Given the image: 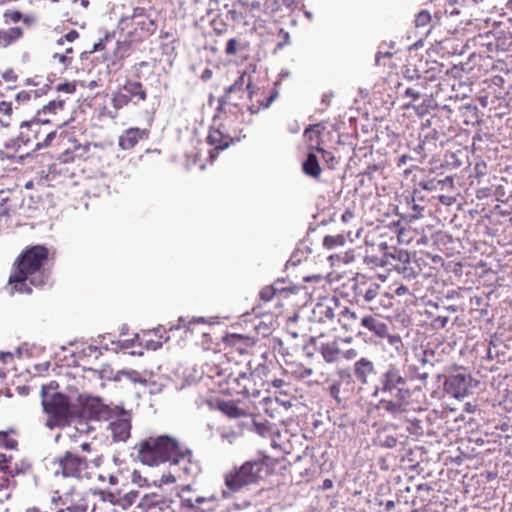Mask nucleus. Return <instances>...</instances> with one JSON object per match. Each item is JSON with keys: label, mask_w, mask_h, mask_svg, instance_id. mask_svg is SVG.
Returning a JSON list of instances; mask_svg holds the SVG:
<instances>
[{"label": "nucleus", "mask_w": 512, "mask_h": 512, "mask_svg": "<svg viewBox=\"0 0 512 512\" xmlns=\"http://www.w3.org/2000/svg\"><path fill=\"white\" fill-rule=\"evenodd\" d=\"M138 459L146 465L154 466L169 462L170 467L180 477H196L201 467L192 451L173 437L167 435L151 436L135 446Z\"/></svg>", "instance_id": "1"}, {"label": "nucleus", "mask_w": 512, "mask_h": 512, "mask_svg": "<svg viewBox=\"0 0 512 512\" xmlns=\"http://www.w3.org/2000/svg\"><path fill=\"white\" fill-rule=\"evenodd\" d=\"M48 250L42 245H35L27 249L18 259L17 268L9 277L11 293H31L28 285L42 287L49 281V273L42 269L47 260Z\"/></svg>", "instance_id": "2"}, {"label": "nucleus", "mask_w": 512, "mask_h": 512, "mask_svg": "<svg viewBox=\"0 0 512 512\" xmlns=\"http://www.w3.org/2000/svg\"><path fill=\"white\" fill-rule=\"evenodd\" d=\"M41 395L42 406L47 414L46 426L53 429L68 425L76 413L68 397L58 392H51L46 386L42 387Z\"/></svg>", "instance_id": "3"}, {"label": "nucleus", "mask_w": 512, "mask_h": 512, "mask_svg": "<svg viewBox=\"0 0 512 512\" xmlns=\"http://www.w3.org/2000/svg\"><path fill=\"white\" fill-rule=\"evenodd\" d=\"M51 123L48 118L35 117L29 121H23L20 124V132L13 141V146L18 149L31 146L34 142L33 151L48 147L56 136V131H43V126Z\"/></svg>", "instance_id": "4"}, {"label": "nucleus", "mask_w": 512, "mask_h": 512, "mask_svg": "<svg viewBox=\"0 0 512 512\" xmlns=\"http://www.w3.org/2000/svg\"><path fill=\"white\" fill-rule=\"evenodd\" d=\"M121 30L129 29L131 41H143L157 30L154 10L149 7H135L130 16H122L118 22Z\"/></svg>", "instance_id": "5"}, {"label": "nucleus", "mask_w": 512, "mask_h": 512, "mask_svg": "<svg viewBox=\"0 0 512 512\" xmlns=\"http://www.w3.org/2000/svg\"><path fill=\"white\" fill-rule=\"evenodd\" d=\"M407 378L402 374L400 368L395 365H389L379 378V385H376L371 393L373 398H377L380 393L408 400L411 397V391L406 387Z\"/></svg>", "instance_id": "6"}, {"label": "nucleus", "mask_w": 512, "mask_h": 512, "mask_svg": "<svg viewBox=\"0 0 512 512\" xmlns=\"http://www.w3.org/2000/svg\"><path fill=\"white\" fill-rule=\"evenodd\" d=\"M265 468L266 465L262 460L247 461L226 474L225 484L231 491H238L262 478Z\"/></svg>", "instance_id": "7"}, {"label": "nucleus", "mask_w": 512, "mask_h": 512, "mask_svg": "<svg viewBox=\"0 0 512 512\" xmlns=\"http://www.w3.org/2000/svg\"><path fill=\"white\" fill-rule=\"evenodd\" d=\"M108 429L111 432L113 441L125 442L130 437L131 432V413L122 407L117 410L107 420Z\"/></svg>", "instance_id": "8"}, {"label": "nucleus", "mask_w": 512, "mask_h": 512, "mask_svg": "<svg viewBox=\"0 0 512 512\" xmlns=\"http://www.w3.org/2000/svg\"><path fill=\"white\" fill-rule=\"evenodd\" d=\"M57 465L56 475L61 474L63 477L73 478H82L87 475L88 463L86 459L71 452H66L63 457H60L57 460Z\"/></svg>", "instance_id": "9"}, {"label": "nucleus", "mask_w": 512, "mask_h": 512, "mask_svg": "<svg viewBox=\"0 0 512 512\" xmlns=\"http://www.w3.org/2000/svg\"><path fill=\"white\" fill-rule=\"evenodd\" d=\"M340 303L335 297L320 299L312 309V319L319 323H332L337 318Z\"/></svg>", "instance_id": "10"}, {"label": "nucleus", "mask_w": 512, "mask_h": 512, "mask_svg": "<svg viewBox=\"0 0 512 512\" xmlns=\"http://www.w3.org/2000/svg\"><path fill=\"white\" fill-rule=\"evenodd\" d=\"M131 40L116 41L111 50L104 54L107 62L106 68L109 74L118 72L123 67V60L129 55Z\"/></svg>", "instance_id": "11"}, {"label": "nucleus", "mask_w": 512, "mask_h": 512, "mask_svg": "<svg viewBox=\"0 0 512 512\" xmlns=\"http://www.w3.org/2000/svg\"><path fill=\"white\" fill-rule=\"evenodd\" d=\"M470 378L463 374L449 376L444 382V390L456 399H462L469 393Z\"/></svg>", "instance_id": "12"}, {"label": "nucleus", "mask_w": 512, "mask_h": 512, "mask_svg": "<svg viewBox=\"0 0 512 512\" xmlns=\"http://www.w3.org/2000/svg\"><path fill=\"white\" fill-rule=\"evenodd\" d=\"M360 326L377 338L384 339L385 336H388V324L378 315L363 314Z\"/></svg>", "instance_id": "13"}, {"label": "nucleus", "mask_w": 512, "mask_h": 512, "mask_svg": "<svg viewBox=\"0 0 512 512\" xmlns=\"http://www.w3.org/2000/svg\"><path fill=\"white\" fill-rule=\"evenodd\" d=\"M117 407L106 405L98 398H89L85 403V409L89 415L98 421H107L117 410Z\"/></svg>", "instance_id": "14"}, {"label": "nucleus", "mask_w": 512, "mask_h": 512, "mask_svg": "<svg viewBox=\"0 0 512 512\" xmlns=\"http://www.w3.org/2000/svg\"><path fill=\"white\" fill-rule=\"evenodd\" d=\"M246 75V72H242L238 79L235 80V82L226 89L224 97L227 101L232 102L236 98L235 95L237 93L244 94V87L247 89L248 97L250 99L254 97L256 91L252 86L251 79L249 78L248 81L245 80ZM239 97L241 98L242 95H239Z\"/></svg>", "instance_id": "15"}, {"label": "nucleus", "mask_w": 512, "mask_h": 512, "mask_svg": "<svg viewBox=\"0 0 512 512\" xmlns=\"http://www.w3.org/2000/svg\"><path fill=\"white\" fill-rule=\"evenodd\" d=\"M246 75V72H242L238 79L235 80V82L226 89L224 97L227 101L232 102L236 98L235 95L237 93L244 94V87L247 89L248 97L250 99L254 97L256 91L252 86L251 79L249 78L248 81L245 80ZM239 97L241 98L242 95H239Z\"/></svg>", "instance_id": "16"}, {"label": "nucleus", "mask_w": 512, "mask_h": 512, "mask_svg": "<svg viewBox=\"0 0 512 512\" xmlns=\"http://www.w3.org/2000/svg\"><path fill=\"white\" fill-rule=\"evenodd\" d=\"M246 75V72H242L238 79L235 80V82L226 89L224 97L227 101L232 102L236 98L235 95L237 93L244 94V87L247 89L248 97L250 99L254 97L256 91L252 86L251 79L249 78L248 81L245 80ZM239 97L241 98L242 95H239Z\"/></svg>", "instance_id": "17"}, {"label": "nucleus", "mask_w": 512, "mask_h": 512, "mask_svg": "<svg viewBox=\"0 0 512 512\" xmlns=\"http://www.w3.org/2000/svg\"><path fill=\"white\" fill-rule=\"evenodd\" d=\"M149 132L146 129L129 128L125 130L118 140V145L122 150H130L134 148L139 141L147 139Z\"/></svg>", "instance_id": "18"}, {"label": "nucleus", "mask_w": 512, "mask_h": 512, "mask_svg": "<svg viewBox=\"0 0 512 512\" xmlns=\"http://www.w3.org/2000/svg\"><path fill=\"white\" fill-rule=\"evenodd\" d=\"M353 373L360 384L366 385L368 384L369 379L376 374L374 363L371 360L362 357L355 362Z\"/></svg>", "instance_id": "19"}, {"label": "nucleus", "mask_w": 512, "mask_h": 512, "mask_svg": "<svg viewBox=\"0 0 512 512\" xmlns=\"http://www.w3.org/2000/svg\"><path fill=\"white\" fill-rule=\"evenodd\" d=\"M360 319L361 316H359L356 311L340 305L337 321L341 324L343 329L351 332L357 330L359 327H361Z\"/></svg>", "instance_id": "20"}, {"label": "nucleus", "mask_w": 512, "mask_h": 512, "mask_svg": "<svg viewBox=\"0 0 512 512\" xmlns=\"http://www.w3.org/2000/svg\"><path fill=\"white\" fill-rule=\"evenodd\" d=\"M231 141L232 137L228 134H225L220 129H210L207 136V143L211 146H215L216 150L226 149Z\"/></svg>", "instance_id": "21"}, {"label": "nucleus", "mask_w": 512, "mask_h": 512, "mask_svg": "<svg viewBox=\"0 0 512 512\" xmlns=\"http://www.w3.org/2000/svg\"><path fill=\"white\" fill-rule=\"evenodd\" d=\"M217 408L227 417L232 419L242 418L247 412L232 400H223L217 403Z\"/></svg>", "instance_id": "22"}, {"label": "nucleus", "mask_w": 512, "mask_h": 512, "mask_svg": "<svg viewBox=\"0 0 512 512\" xmlns=\"http://www.w3.org/2000/svg\"><path fill=\"white\" fill-rule=\"evenodd\" d=\"M380 285L377 283H370L366 287H359L355 293L356 298L365 303L372 302L379 294Z\"/></svg>", "instance_id": "23"}, {"label": "nucleus", "mask_w": 512, "mask_h": 512, "mask_svg": "<svg viewBox=\"0 0 512 512\" xmlns=\"http://www.w3.org/2000/svg\"><path fill=\"white\" fill-rule=\"evenodd\" d=\"M162 503H163V498L161 495L156 494V493H151V494H146L141 498L140 502L137 505V508H139L142 512H149Z\"/></svg>", "instance_id": "24"}, {"label": "nucleus", "mask_w": 512, "mask_h": 512, "mask_svg": "<svg viewBox=\"0 0 512 512\" xmlns=\"http://www.w3.org/2000/svg\"><path fill=\"white\" fill-rule=\"evenodd\" d=\"M303 171L306 175L313 178H318L321 175L322 169L315 154H308L307 159L303 163Z\"/></svg>", "instance_id": "25"}, {"label": "nucleus", "mask_w": 512, "mask_h": 512, "mask_svg": "<svg viewBox=\"0 0 512 512\" xmlns=\"http://www.w3.org/2000/svg\"><path fill=\"white\" fill-rule=\"evenodd\" d=\"M23 36L20 27H11L7 30H0V46L6 47L19 40Z\"/></svg>", "instance_id": "26"}, {"label": "nucleus", "mask_w": 512, "mask_h": 512, "mask_svg": "<svg viewBox=\"0 0 512 512\" xmlns=\"http://www.w3.org/2000/svg\"><path fill=\"white\" fill-rule=\"evenodd\" d=\"M224 341L227 345L235 347L241 353L251 344L250 338L241 334H228L225 336Z\"/></svg>", "instance_id": "27"}, {"label": "nucleus", "mask_w": 512, "mask_h": 512, "mask_svg": "<svg viewBox=\"0 0 512 512\" xmlns=\"http://www.w3.org/2000/svg\"><path fill=\"white\" fill-rule=\"evenodd\" d=\"M408 400H400L398 398L393 399H380L379 405L382 409L385 411L392 413V414H398L401 413L404 410V405L407 403Z\"/></svg>", "instance_id": "28"}, {"label": "nucleus", "mask_w": 512, "mask_h": 512, "mask_svg": "<svg viewBox=\"0 0 512 512\" xmlns=\"http://www.w3.org/2000/svg\"><path fill=\"white\" fill-rule=\"evenodd\" d=\"M319 351L321 355L323 356L324 360L328 363L335 362L340 354V350L338 348L337 343L335 342H329L324 343L320 346Z\"/></svg>", "instance_id": "29"}, {"label": "nucleus", "mask_w": 512, "mask_h": 512, "mask_svg": "<svg viewBox=\"0 0 512 512\" xmlns=\"http://www.w3.org/2000/svg\"><path fill=\"white\" fill-rule=\"evenodd\" d=\"M122 90L126 94L130 95V99H132L133 97H138V99L142 101L146 99V93L142 89V85L140 82L127 81L126 84H124V86L122 87Z\"/></svg>", "instance_id": "30"}, {"label": "nucleus", "mask_w": 512, "mask_h": 512, "mask_svg": "<svg viewBox=\"0 0 512 512\" xmlns=\"http://www.w3.org/2000/svg\"><path fill=\"white\" fill-rule=\"evenodd\" d=\"M342 382L335 381L329 386V395L335 400L336 404L340 405L345 400H347L348 396L345 392L341 390Z\"/></svg>", "instance_id": "31"}, {"label": "nucleus", "mask_w": 512, "mask_h": 512, "mask_svg": "<svg viewBox=\"0 0 512 512\" xmlns=\"http://www.w3.org/2000/svg\"><path fill=\"white\" fill-rule=\"evenodd\" d=\"M214 323H215L214 318L206 319L204 317H194V318L190 319L189 321H186L184 318H179L178 325L175 326V328L178 329V328H181V327H186L189 330H192L193 326L196 325V324L212 325Z\"/></svg>", "instance_id": "32"}, {"label": "nucleus", "mask_w": 512, "mask_h": 512, "mask_svg": "<svg viewBox=\"0 0 512 512\" xmlns=\"http://www.w3.org/2000/svg\"><path fill=\"white\" fill-rule=\"evenodd\" d=\"M63 109V100H53L50 101L47 105L43 106V108L38 111L36 117H41V115L56 114L57 112L62 111Z\"/></svg>", "instance_id": "33"}, {"label": "nucleus", "mask_w": 512, "mask_h": 512, "mask_svg": "<svg viewBox=\"0 0 512 512\" xmlns=\"http://www.w3.org/2000/svg\"><path fill=\"white\" fill-rule=\"evenodd\" d=\"M323 128L319 124L310 125L304 131V136L308 142L316 143L319 146V139Z\"/></svg>", "instance_id": "34"}, {"label": "nucleus", "mask_w": 512, "mask_h": 512, "mask_svg": "<svg viewBox=\"0 0 512 512\" xmlns=\"http://www.w3.org/2000/svg\"><path fill=\"white\" fill-rule=\"evenodd\" d=\"M130 101V95L126 94L122 89L115 92L112 97V105L116 110L128 105Z\"/></svg>", "instance_id": "35"}, {"label": "nucleus", "mask_w": 512, "mask_h": 512, "mask_svg": "<svg viewBox=\"0 0 512 512\" xmlns=\"http://www.w3.org/2000/svg\"><path fill=\"white\" fill-rule=\"evenodd\" d=\"M345 237L341 234L338 235H328L323 239V245L327 249H334L336 247H341L345 244Z\"/></svg>", "instance_id": "36"}, {"label": "nucleus", "mask_w": 512, "mask_h": 512, "mask_svg": "<svg viewBox=\"0 0 512 512\" xmlns=\"http://www.w3.org/2000/svg\"><path fill=\"white\" fill-rule=\"evenodd\" d=\"M277 92H272L269 97H267L265 100H257L258 105L252 104L248 107V110L251 114H256L262 109L268 108L271 103L276 99Z\"/></svg>", "instance_id": "37"}, {"label": "nucleus", "mask_w": 512, "mask_h": 512, "mask_svg": "<svg viewBox=\"0 0 512 512\" xmlns=\"http://www.w3.org/2000/svg\"><path fill=\"white\" fill-rule=\"evenodd\" d=\"M140 340V337L138 334H135V336L131 339H125V340H111V344L115 347L113 348L115 351L118 350H127L129 348H132L135 346V343Z\"/></svg>", "instance_id": "38"}, {"label": "nucleus", "mask_w": 512, "mask_h": 512, "mask_svg": "<svg viewBox=\"0 0 512 512\" xmlns=\"http://www.w3.org/2000/svg\"><path fill=\"white\" fill-rule=\"evenodd\" d=\"M138 497L137 491H130L117 500V505L123 509L131 507Z\"/></svg>", "instance_id": "39"}, {"label": "nucleus", "mask_w": 512, "mask_h": 512, "mask_svg": "<svg viewBox=\"0 0 512 512\" xmlns=\"http://www.w3.org/2000/svg\"><path fill=\"white\" fill-rule=\"evenodd\" d=\"M114 35L106 33L97 43L94 44L91 52L107 50L108 46L113 43Z\"/></svg>", "instance_id": "40"}, {"label": "nucleus", "mask_w": 512, "mask_h": 512, "mask_svg": "<svg viewBox=\"0 0 512 512\" xmlns=\"http://www.w3.org/2000/svg\"><path fill=\"white\" fill-rule=\"evenodd\" d=\"M121 374L133 383L146 384L147 382L146 378L136 370H124Z\"/></svg>", "instance_id": "41"}, {"label": "nucleus", "mask_w": 512, "mask_h": 512, "mask_svg": "<svg viewBox=\"0 0 512 512\" xmlns=\"http://www.w3.org/2000/svg\"><path fill=\"white\" fill-rule=\"evenodd\" d=\"M17 446V441L9 437L5 431L0 432V448L14 449Z\"/></svg>", "instance_id": "42"}, {"label": "nucleus", "mask_w": 512, "mask_h": 512, "mask_svg": "<svg viewBox=\"0 0 512 512\" xmlns=\"http://www.w3.org/2000/svg\"><path fill=\"white\" fill-rule=\"evenodd\" d=\"M67 512H89V506L85 498L81 497L77 503L67 507Z\"/></svg>", "instance_id": "43"}, {"label": "nucleus", "mask_w": 512, "mask_h": 512, "mask_svg": "<svg viewBox=\"0 0 512 512\" xmlns=\"http://www.w3.org/2000/svg\"><path fill=\"white\" fill-rule=\"evenodd\" d=\"M277 292H280V290L275 285L266 286L260 291V298L266 302L270 301Z\"/></svg>", "instance_id": "44"}, {"label": "nucleus", "mask_w": 512, "mask_h": 512, "mask_svg": "<svg viewBox=\"0 0 512 512\" xmlns=\"http://www.w3.org/2000/svg\"><path fill=\"white\" fill-rule=\"evenodd\" d=\"M431 21V15L427 10L420 11L415 18V25L417 27H425Z\"/></svg>", "instance_id": "45"}, {"label": "nucleus", "mask_w": 512, "mask_h": 512, "mask_svg": "<svg viewBox=\"0 0 512 512\" xmlns=\"http://www.w3.org/2000/svg\"><path fill=\"white\" fill-rule=\"evenodd\" d=\"M384 339H387L390 346H392L397 352H400L403 348V342L399 335L390 334L388 332V336H385Z\"/></svg>", "instance_id": "46"}, {"label": "nucleus", "mask_w": 512, "mask_h": 512, "mask_svg": "<svg viewBox=\"0 0 512 512\" xmlns=\"http://www.w3.org/2000/svg\"><path fill=\"white\" fill-rule=\"evenodd\" d=\"M172 472L168 474H164L160 479V484H172L176 482V479H188L189 477L182 476L180 477L178 473L175 472V468L171 467Z\"/></svg>", "instance_id": "47"}, {"label": "nucleus", "mask_w": 512, "mask_h": 512, "mask_svg": "<svg viewBox=\"0 0 512 512\" xmlns=\"http://www.w3.org/2000/svg\"><path fill=\"white\" fill-rule=\"evenodd\" d=\"M30 468V465L27 462H22L20 465L16 464L14 468H11L8 471V475H4L5 477H8L11 481V478L15 477L16 475H19L21 473H24Z\"/></svg>", "instance_id": "48"}, {"label": "nucleus", "mask_w": 512, "mask_h": 512, "mask_svg": "<svg viewBox=\"0 0 512 512\" xmlns=\"http://www.w3.org/2000/svg\"><path fill=\"white\" fill-rule=\"evenodd\" d=\"M166 334L165 330L162 327H157L153 330H150L146 333H144V337H149L151 335L155 336L157 340L166 342L169 339V336L164 335Z\"/></svg>", "instance_id": "49"}, {"label": "nucleus", "mask_w": 512, "mask_h": 512, "mask_svg": "<svg viewBox=\"0 0 512 512\" xmlns=\"http://www.w3.org/2000/svg\"><path fill=\"white\" fill-rule=\"evenodd\" d=\"M142 342L145 343V347L147 349H150V350H157L159 349L162 344H163V341H160V340H154L153 338H147L146 337H142L141 338V342H140V345L142 344Z\"/></svg>", "instance_id": "50"}, {"label": "nucleus", "mask_w": 512, "mask_h": 512, "mask_svg": "<svg viewBox=\"0 0 512 512\" xmlns=\"http://www.w3.org/2000/svg\"><path fill=\"white\" fill-rule=\"evenodd\" d=\"M253 426L255 431L261 436H266L269 433L270 427L267 422H258L254 420Z\"/></svg>", "instance_id": "51"}, {"label": "nucleus", "mask_w": 512, "mask_h": 512, "mask_svg": "<svg viewBox=\"0 0 512 512\" xmlns=\"http://www.w3.org/2000/svg\"><path fill=\"white\" fill-rule=\"evenodd\" d=\"M239 42L235 38H231L228 40L225 48V53L229 56L235 55L238 51Z\"/></svg>", "instance_id": "52"}, {"label": "nucleus", "mask_w": 512, "mask_h": 512, "mask_svg": "<svg viewBox=\"0 0 512 512\" xmlns=\"http://www.w3.org/2000/svg\"><path fill=\"white\" fill-rule=\"evenodd\" d=\"M11 460V456L0 453V472H4L5 475H8V471L10 470L8 464L11 462Z\"/></svg>", "instance_id": "53"}, {"label": "nucleus", "mask_w": 512, "mask_h": 512, "mask_svg": "<svg viewBox=\"0 0 512 512\" xmlns=\"http://www.w3.org/2000/svg\"><path fill=\"white\" fill-rule=\"evenodd\" d=\"M54 59H57L65 68H67L72 63V57L67 54H59L55 53L53 55Z\"/></svg>", "instance_id": "54"}, {"label": "nucleus", "mask_w": 512, "mask_h": 512, "mask_svg": "<svg viewBox=\"0 0 512 512\" xmlns=\"http://www.w3.org/2000/svg\"><path fill=\"white\" fill-rule=\"evenodd\" d=\"M78 36H79V34H78V32L76 30H71L64 37H61L57 41V44L58 45H63L64 44V40H66L68 42H73L75 39L78 38Z\"/></svg>", "instance_id": "55"}, {"label": "nucleus", "mask_w": 512, "mask_h": 512, "mask_svg": "<svg viewBox=\"0 0 512 512\" xmlns=\"http://www.w3.org/2000/svg\"><path fill=\"white\" fill-rule=\"evenodd\" d=\"M57 90L68 94H72L75 92L76 86L74 83H62L57 86Z\"/></svg>", "instance_id": "56"}, {"label": "nucleus", "mask_w": 512, "mask_h": 512, "mask_svg": "<svg viewBox=\"0 0 512 512\" xmlns=\"http://www.w3.org/2000/svg\"><path fill=\"white\" fill-rule=\"evenodd\" d=\"M205 501H206V498H204V497H196L194 500L193 499H185L186 505L191 508H198Z\"/></svg>", "instance_id": "57"}, {"label": "nucleus", "mask_w": 512, "mask_h": 512, "mask_svg": "<svg viewBox=\"0 0 512 512\" xmlns=\"http://www.w3.org/2000/svg\"><path fill=\"white\" fill-rule=\"evenodd\" d=\"M404 96L409 97L415 101L420 98V92L415 88L408 87L404 92Z\"/></svg>", "instance_id": "58"}, {"label": "nucleus", "mask_w": 512, "mask_h": 512, "mask_svg": "<svg viewBox=\"0 0 512 512\" xmlns=\"http://www.w3.org/2000/svg\"><path fill=\"white\" fill-rule=\"evenodd\" d=\"M83 352L86 354V355H89V356H94L95 358H97L100 354L99 352V349L96 347V346H93V345H89L87 346Z\"/></svg>", "instance_id": "59"}, {"label": "nucleus", "mask_w": 512, "mask_h": 512, "mask_svg": "<svg viewBox=\"0 0 512 512\" xmlns=\"http://www.w3.org/2000/svg\"><path fill=\"white\" fill-rule=\"evenodd\" d=\"M11 112H12V104L10 102L1 101L0 102V113L9 115Z\"/></svg>", "instance_id": "60"}, {"label": "nucleus", "mask_w": 512, "mask_h": 512, "mask_svg": "<svg viewBox=\"0 0 512 512\" xmlns=\"http://www.w3.org/2000/svg\"><path fill=\"white\" fill-rule=\"evenodd\" d=\"M132 481L139 486H143L146 482V479H142L140 473L138 471H133L132 473Z\"/></svg>", "instance_id": "61"}, {"label": "nucleus", "mask_w": 512, "mask_h": 512, "mask_svg": "<svg viewBox=\"0 0 512 512\" xmlns=\"http://www.w3.org/2000/svg\"><path fill=\"white\" fill-rule=\"evenodd\" d=\"M3 79L8 82H14L17 79V76L13 72V70H7L2 75Z\"/></svg>", "instance_id": "62"}, {"label": "nucleus", "mask_w": 512, "mask_h": 512, "mask_svg": "<svg viewBox=\"0 0 512 512\" xmlns=\"http://www.w3.org/2000/svg\"><path fill=\"white\" fill-rule=\"evenodd\" d=\"M343 355L346 359L350 360L356 358L358 353L355 349H348L344 352Z\"/></svg>", "instance_id": "63"}, {"label": "nucleus", "mask_w": 512, "mask_h": 512, "mask_svg": "<svg viewBox=\"0 0 512 512\" xmlns=\"http://www.w3.org/2000/svg\"><path fill=\"white\" fill-rule=\"evenodd\" d=\"M212 75H213L212 70H211V69H209V68H206V69L202 72V74H201V79H202L203 81H208V80H210V79L212 78Z\"/></svg>", "instance_id": "64"}]
</instances>
